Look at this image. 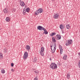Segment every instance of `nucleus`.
I'll return each instance as SVG.
<instances>
[{"label":"nucleus","mask_w":80,"mask_h":80,"mask_svg":"<svg viewBox=\"0 0 80 80\" xmlns=\"http://www.w3.org/2000/svg\"><path fill=\"white\" fill-rule=\"evenodd\" d=\"M50 46L52 53H54L55 51V50H56V44L53 43L52 45H51Z\"/></svg>","instance_id":"1"},{"label":"nucleus","mask_w":80,"mask_h":80,"mask_svg":"<svg viewBox=\"0 0 80 80\" xmlns=\"http://www.w3.org/2000/svg\"><path fill=\"white\" fill-rule=\"evenodd\" d=\"M50 68H52V70H55L57 68V66L55 63H52L49 67Z\"/></svg>","instance_id":"2"},{"label":"nucleus","mask_w":80,"mask_h":80,"mask_svg":"<svg viewBox=\"0 0 80 80\" xmlns=\"http://www.w3.org/2000/svg\"><path fill=\"white\" fill-rule=\"evenodd\" d=\"M43 12V9L42 8H39L38 10H36L35 12V14L36 15H38V13H42Z\"/></svg>","instance_id":"3"},{"label":"nucleus","mask_w":80,"mask_h":80,"mask_svg":"<svg viewBox=\"0 0 80 80\" xmlns=\"http://www.w3.org/2000/svg\"><path fill=\"white\" fill-rule=\"evenodd\" d=\"M66 42H67L66 43V46H68V45H71L73 42L72 39H69L68 40H67Z\"/></svg>","instance_id":"4"},{"label":"nucleus","mask_w":80,"mask_h":80,"mask_svg":"<svg viewBox=\"0 0 80 80\" xmlns=\"http://www.w3.org/2000/svg\"><path fill=\"white\" fill-rule=\"evenodd\" d=\"M28 52H24V56H23V58L24 60H25V59H27V58L28 57Z\"/></svg>","instance_id":"5"},{"label":"nucleus","mask_w":80,"mask_h":80,"mask_svg":"<svg viewBox=\"0 0 80 80\" xmlns=\"http://www.w3.org/2000/svg\"><path fill=\"white\" fill-rule=\"evenodd\" d=\"M37 29H38V30H45L44 28L40 26H38Z\"/></svg>","instance_id":"6"},{"label":"nucleus","mask_w":80,"mask_h":80,"mask_svg":"<svg viewBox=\"0 0 80 80\" xmlns=\"http://www.w3.org/2000/svg\"><path fill=\"white\" fill-rule=\"evenodd\" d=\"M58 17H59V15L57 13H55L53 15V17L55 19H57L58 18Z\"/></svg>","instance_id":"7"},{"label":"nucleus","mask_w":80,"mask_h":80,"mask_svg":"<svg viewBox=\"0 0 80 80\" xmlns=\"http://www.w3.org/2000/svg\"><path fill=\"white\" fill-rule=\"evenodd\" d=\"M43 51H44V48H41V51L40 52V53L42 56H43Z\"/></svg>","instance_id":"8"},{"label":"nucleus","mask_w":80,"mask_h":80,"mask_svg":"<svg viewBox=\"0 0 80 80\" xmlns=\"http://www.w3.org/2000/svg\"><path fill=\"white\" fill-rule=\"evenodd\" d=\"M59 49L60 50V53L62 54L63 52V49H62V46H59Z\"/></svg>","instance_id":"9"},{"label":"nucleus","mask_w":80,"mask_h":80,"mask_svg":"<svg viewBox=\"0 0 80 80\" xmlns=\"http://www.w3.org/2000/svg\"><path fill=\"white\" fill-rule=\"evenodd\" d=\"M3 12L4 13H7L8 12V10L7 8H5L3 9Z\"/></svg>","instance_id":"10"},{"label":"nucleus","mask_w":80,"mask_h":80,"mask_svg":"<svg viewBox=\"0 0 80 80\" xmlns=\"http://www.w3.org/2000/svg\"><path fill=\"white\" fill-rule=\"evenodd\" d=\"M67 58V55L66 54H64V56L63 57V60H66Z\"/></svg>","instance_id":"11"},{"label":"nucleus","mask_w":80,"mask_h":80,"mask_svg":"<svg viewBox=\"0 0 80 80\" xmlns=\"http://www.w3.org/2000/svg\"><path fill=\"white\" fill-rule=\"evenodd\" d=\"M66 27L67 29H69V28H71L70 26V24L66 25Z\"/></svg>","instance_id":"12"},{"label":"nucleus","mask_w":80,"mask_h":80,"mask_svg":"<svg viewBox=\"0 0 80 80\" xmlns=\"http://www.w3.org/2000/svg\"><path fill=\"white\" fill-rule=\"evenodd\" d=\"M26 49L28 50H29L30 48V47L29 45H27L26 47Z\"/></svg>","instance_id":"13"},{"label":"nucleus","mask_w":80,"mask_h":80,"mask_svg":"<svg viewBox=\"0 0 80 80\" xmlns=\"http://www.w3.org/2000/svg\"><path fill=\"white\" fill-rule=\"evenodd\" d=\"M20 5L22 7H23V6L25 5V3H24V2L23 1H21L20 2Z\"/></svg>","instance_id":"14"},{"label":"nucleus","mask_w":80,"mask_h":80,"mask_svg":"<svg viewBox=\"0 0 80 80\" xmlns=\"http://www.w3.org/2000/svg\"><path fill=\"white\" fill-rule=\"evenodd\" d=\"M59 27L61 29H63V28H64V26H63V24L60 25Z\"/></svg>","instance_id":"15"},{"label":"nucleus","mask_w":80,"mask_h":80,"mask_svg":"<svg viewBox=\"0 0 80 80\" xmlns=\"http://www.w3.org/2000/svg\"><path fill=\"white\" fill-rule=\"evenodd\" d=\"M56 37L57 38H58V40H60L61 39V36L60 35H58Z\"/></svg>","instance_id":"16"},{"label":"nucleus","mask_w":80,"mask_h":80,"mask_svg":"<svg viewBox=\"0 0 80 80\" xmlns=\"http://www.w3.org/2000/svg\"><path fill=\"white\" fill-rule=\"evenodd\" d=\"M33 62L35 63V62H37V59H36V58H35L33 60Z\"/></svg>","instance_id":"17"},{"label":"nucleus","mask_w":80,"mask_h":80,"mask_svg":"<svg viewBox=\"0 0 80 80\" xmlns=\"http://www.w3.org/2000/svg\"><path fill=\"white\" fill-rule=\"evenodd\" d=\"M56 35V33L54 32H52L51 34H50V35L51 37H52V36H53V35Z\"/></svg>","instance_id":"18"},{"label":"nucleus","mask_w":80,"mask_h":80,"mask_svg":"<svg viewBox=\"0 0 80 80\" xmlns=\"http://www.w3.org/2000/svg\"><path fill=\"white\" fill-rule=\"evenodd\" d=\"M6 22H10V18L7 17L6 18Z\"/></svg>","instance_id":"19"},{"label":"nucleus","mask_w":80,"mask_h":80,"mask_svg":"<svg viewBox=\"0 0 80 80\" xmlns=\"http://www.w3.org/2000/svg\"><path fill=\"white\" fill-rule=\"evenodd\" d=\"M44 32H43L44 33H45V34H47L48 33V32L47 31V30L45 28V30H43Z\"/></svg>","instance_id":"20"},{"label":"nucleus","mask_w":80,"mask_h":80,"mask_svg":"<svg viewBox=\"0 0 80 80\" xmlns=\"http://www.w3.org/2000/svg\"><path fill=\"white\" fill-rule=\"evenodd\" d=\"M30 8H26V11L27 12H28H28H30Z\"/></svg>","instance_id":"21"},{"label":"nucleus","mask_w":80,"mask_h":80,"mask_svg":"<svg viewBox=\"0 0 80 80\" xmlns=\"http://www.w3.org/2000/svg\"><path fill=\"white\" fill-rule=\"evenodd\" d=\"M52 42H56V40H55V38H54V37H53L52 38Z\"/></svg>","instance_id":"22"},{"label":"nucleus","mask_w":80,"mask_h":80,"mask_svg":"<svg viewBox=\"0 0 80 80\" xmlns=\"http://www.w3.org/2000/svg\"><path fill=\"white\" fill-rule=\"evenodd\" d=\"M2 73H5V71L4 69H2L1 71Z\"/></svg>","instance_id":"23"},{"label":"nucleus","mask_w":80,"mask_h":80,"mask_svg":"<svg viewBox=\"0 0 80 80\" xmlns=\"http://www.w3.org/2000/svg\"><path fill=\"white\" fill-rule=\"evenodd\" d=\"M26 12V11L25 9L23 10L22 12L23 14L24 15H25V14Z\"/></svg>","instance_id":"24"},{"label":"nucleus","mask_w":80,"mask_h":80,"mask_svg":"<svg viewBox=\"0 0 80 80\" xmlns=\"http://www.w3.org/2000/svg\"><path fill=\"white\" fill-rule=\"evenodd\" d=\"M67 77L68 79H69L70 78V75H69V74H67Z\"/></svg>","instance_id":"25"},{"label":"nucleus","mask_w":80,"mask_h":80,"mask_svg":"<svg viewBox=\"0 0 80 80\" xmlns=\"http://www.w3.org/2000/svg\"><path fill=\"white\" fill-rule=\"evenodd\" d=\"M0 58H3V54L1 53H0Z\"/></svg>","instance_id":"26"},{"label":"nucleus","mask_w":80,"mask_h":80,"mask_svg":"<svg viewBox=\"0 0 80 80\" xmlns=\"http://www.w3.org/2000/svg\"><path fill=\"white\" fill-rule=\"evenodd\" d=\"M39 73V72H38V71L37 70L34 71V73H36V74H38Z\"/></svg>","instance_id":"27"},{"label":"nucleus","mask_w":80,"mask_h":80,"mask_svg":"<svg viewBox=\"0 0 80 80\" xmlns=\"http://www.w3.org/2000/svg\"><path fill=\"white\" fill-rule=\"evenodd\" d=\"M78 67L80 68V60H79L78 62Z\"/></svg>","instance_id":"28"},{"label":"nucleus","mask_w":80,"mask_h":80,"mask_svg":"<svg viewBox=\"0 0 80 80\" xmlns=\"http://www.w3.org/2000/svg\"><path fill=\"white\" fill-rule=\"evenodd\" d=\"M4 53H6V52H7V49L5 48V49H4Z\"/></svg>","instance_id":"29"},{"label":"nucleus","mask_w":80,"mask_h":80,"mask_svg":"<svg viewBox=\"0 0 80 80\" xmlns=\"http://www.w3.org/2000/svg\"><path fill=\"white\" fill-rule=\"evenodd\" d=\"M14 65V64H13V63H11V67H13V65Z\"/></svg>","instance_id":"30"},{"label":"nucleus","mask_w":80,"mask_h":80,"mask_svg":"<svg viewBox=\"0 0 80 80\" xmlns=\"http://www.w3.org/2000/svg\"><path fill=\"white\" fill-rule=\"evenodd\" d=\"M12 10H13V11H14V12H15V10H16V9H15V8H13Z\"/></svg>","instance_id":"31"},{"label":"nucleus","mask_w":80,"mask_h":80,"mask_svg":"<svg viewBox=\"0 0 80 80\" xmlns=\"http://www.w3.org/2000/svg\"><path fill=\"white\" fill-rule=\"evenodd\" d=\"M78 55H79V56H80V52L78 53Z\"/></svg>","instance_id":"32"},{"label":"nucleus","mask_w":80,"mask_h":80,"mask_svg":"<svg viewBox=\"0 0 80 80\" xmlns=\"http://www.w3.org/2000/svg\"><path fill=\"white\" fill-rule=\"evenodd\" d=\"M11 71H12V72H13V69H11Z\"/></svg>","instance_id":"33"},{"label":"nucleus","mask_w":80,"mask_h":80,"mask_svg":"<svg viewBox=\"0 0 80 80\" xmlns=\"http://www.w3.org/2000/svg\"><path fill=\"white\" fill-rule=\"evenodd\" d=\"M49 60H50L51 61L52 60V58H50Z\"/></svg>","instance_id":"34"},{"label":"nucleus","mask_w":80,"mask_h":80,"mask_svg":"<svg viewBox=\"0 0 80 80\" xmlns=\"http://www.w3.org/2000/svg\"><path fill=\"white\" fill-rule=\"evenodd\" d=\"M20 1H21V0H20Z\"/></svg>","instance_id":"35"}]
</instances>
